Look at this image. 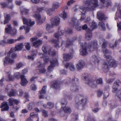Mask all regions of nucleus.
I'll list each match as a JSON object with an SVG mask.
<instances>
[{
  "instance_id": "1",
  "label": "nucleus",
  "mask_w": 121,
  "mask_h": 121,
  "mask_svg": "<svg viewBox=\"0 0 121 121\" xmlns=\"http://www.w3.org/2000/svg\"><path fill=\"white\" fill-rule=\"evenodd\" d=\"M80 45L82 46V48L80 50V54L83 56L86 55L87 54V49L91 52L94 50H97L99 47L96 40L92 41L89 43L87 46L86 42H85L84 45L82 43Z\"/></svg>"
},
{
  "instance_id": "2",
  "label": "nucleus",
  "mask_w": 121,
  "mask_h": 121,
  "mask_svg": "<svg viewBox=\"0 0 121 121\" xmlns=\"http://www.w3.org/2000/svg\"><path fill=\"white\" fill-rule=\"evenodd\" d=\"M104 56L106 58L107 62H104L103 65V68L104 71L106 73L109 71V67H115L117 66V62L112 59V57L110 55L107 56L104 54Z\"/></svg>"
},
{
  "instance_id": "3",
  "label": "nucleus",
  "mask_w": 121,
  "mask_h": 121,
  "mask_svg": "<svg viewBox=\"0 0 121 121\" xmlns=\"http://www.w3.org/2000/svg\"><path fill=\"white\" fill-rule=\"evenodd\" d=\"M69 80L68 81L66 80H64L62 83H64L65 84H71L70 88L71 91L73 92H77L78 90V88L79 85L78 79L74 77L72 79L69 78Z\"/></svg>"
},
{
  "instance_id": "4",
  "label": "nucleus",
  "mask_w": 121,
  "mask_h": 121,
  "mask_svg": "<svg viewBox=\"0 0 121 121\" xmlns=\"http://www.w3.org/2000/svg\"><path fill=\"white\" fill-rule=\"evenodd\" d=\"M23 43H22L18 44L15 46L14 49L13 48H11V50L9 51L7 54V55L5 58L4 64V65H6L8 63L9 64H12L14 62V60H13L11 59L10 58V55L13 53L14 50L15 51H17L21 50H22L23 47Z\"/></svg>"
},
{
  "instance_id": "5",
  "label": "nucleus",
  "mask_w": 121,
  "mask_h": 121,
  "mask_svg": "<svg viewBox=\"0 0 121 121\" xmlns=\"http://www.w3.org/2000/svg\"><path fill=\"white\" fill-rule=\"evenodd\" d=\"M87 99V98L84 97V96L83 95H77L75 98L76 108L78 109L81 105H82L83 107H84L86 104Z\"/></svg>"
},
{
  "instance_id": "6",
  "label": "nucleus",
  "mask_w": 121,
  "mask_h": 121,
  "mask_svg": "<svg viewBox=\"0 0 121 121\" xmlns=\"http://www.w3.org/2000/svg\"><path fill=\"white\" fill-rule=\"evenodd\" d=\"M91 2L93 6L90 7H85L81 6L79 7L80 11L82 14H85L87 12L94 11L95 8L98 6V0H91Z\"/></svg>"
},
{
  "instance_id": "7",
  "label": "nucleus",
  "mask_w": 121,
  "mask_h": 121,
  "mask_svg": "<svg viewBox=\"0 0 121 121\" xmlns=\"http://www.w3.org/2000/svg\"><path fill=\"white\" fill-rule=\"evenodd\" d=\"M70 24L74 26L77 30L80 31L82 30V29L83 30L87 29L88 26L86 24H85L82 27L81 26H80V24L79 23L78 20L74 17H73L71 18V21L70 22Z\"/></svg>"
},
{
  "instance_id": "8",
  "label": "nucleus",
  "mask_w": 121,
  "mask_h": 121,
  "mask_svg": "<svg viewBox=\"0 0 121 121\" xmlns=\"http://www.w3.org/2000/svg\"><path fill=\"white\" fill-rule=\"evenodd\" d=\"M92 28H89L87 31L86 34V38L87 40H90L92 37V31L94 29L96 28L97 27V25L95 22L93 21L91 25Z\"/></svg>"
},
{
  "instance_id": "9",
  "label": "nucleus",
  "mask_w": 121,
  "mask_h": 121,
  "mask_svg": "<svg viewBox=\"0 0 121 121\" xmlns=\"http://www.w3.org/2000/svg\"><path fill=\"white\" fill-rule=\"evenodd\" d=\"M90 75V74L87 73H83L82 75V77H83L84 79L86 81H87V82H86L89 86H90L92 88L96 87V85L94 83V81L91 80L89 79L88 77Z\"/></svg>"
},
{
  "instance_id": "10",
  "label": "nucleus",
  "mask_w": 121,
  "mask_h": 121,
  "mask_svg": "<svg viewBox=\"0 0 121 121\" xmlns=\"http://www.w3.org/2000/svg\"><path fill=\"white\" fill-rule=\"evenodd\" d=\"M60 18L57 17H56L54 19L52 18L51 20V24L52 25L47 24L46 27V29L47 30H48L50 28H52L53 26H57L59 24L60 22Z\"/></svg>"
},
{
  "instance_id": "11",
  "label": "nucleus",
  "mask_w": 121,
  "mask_h": 121,
  "mask_svg": "<svg viewBox=\"0 0 121 121\" xmlns=\"http://www.w3.org/2000/svg\"><path fill=\"white\" fill-rule=\"evenodd\" d=\"M77 38L76 37H74L72 38V40L68 39L66 41V43L64 41H63L61 42V45L62 46H64L65 45V47L66 48H69L70 46L73 45V42L74 41L76 40Z\"/></svg>"
},
{
  "instance_id": "12",
  "label": "nucleus",
  "mask_w": 121,
  "mask_h": 121,
  "mask_svg": "<svg viewBox=\"0 0 121 121\" xmlns=\"http://www.w3.org/2000/svg\"><path fill=\"white\" fill-rule=\"evenodd\" d=\"M51 64L48 67V70L50 71L51 69L53 68L54 67L58 65L57 59L56 58H53L52 60L50 61Z\"/></svg>"
},
{
  "instance_id": "13",
  "label": "nucleus",
  "mask_w": 121,
  "mask_h": 121,
  "mask_svg": "<svg viewBox=\"0 0 121 121\" xmlns=\"http://www.w3.org/2000/svg\"><path fill=\"white\" fill-rule=\"evenodd\" d=\"M102 41L103 43L101 47L103 50V52L105 54H107L108 52V50L106 48L108 44V41L104 39H102Z\"/></svg>"
},
{
  "instance_id": "14",
  "label": "nucleus",
  "mask_w": 121,
  "mask_h": 121,
  "mask_svg": "<svg viewBox=\"0 0 121 121\" xmlns=\"http://www.w3.org/2000/svg\"><path fill=\"white\" fill-rule=\"evenodd\" d=\"M22 20L23 24L27 25L32 26L35 23L34 21L31 22V19H29L28 20L23 17L22 18Z\"/></svg>"
},
{
  "instance_id": "15",
  "label": "nucleus",
  "mask_w": 121,
  "mask_h": 121,
  "mask_svg": "<svg viewBox=\"0 0 121 121\" xmlns=\"http://www.w3.org/2000/svg\"><path fill=\"white\" fill-rule=\"evenodd\" d=\"M66 105H65V107H64V106L63 105H64L65 104L64 103H61V104L62 105V106L61 107V109H62L64 111V112L65 113H67L68 114H69L71 112V109L69 107H66V106L67 104V101L66 102Z\"/></svg>"
},
{
  "instance_id": "16",
  "label": "nucleus",
  "mask_w": 121,
  "mask_h": 121,
  "mask_svg": "<svg viewBox=\"0 0 121 121\" xmlns=\"http://www.w3.org/2000/svg\"><path fill=\"white\" fill-rule=\"evenodd\" d=\"M74 52L73 49L72 50V52L69 54H63V58L65 61H67L71 59L73 57Z\"/></svg>"
},
{
  "instance_id": "17",
  "label": "nucleus",
  "mask_w": 121,
  "mask_h": 121,
  "mask_svg": "<svg viewBox=\"0 0 121 121\" xmlns=\"http://www.w3.org/2000/svg\"><path fill=\"white\" fill-rule=\"evenodd\" d=\"M9 105L10 106H13V104L17 105L19 103V101L16 99L13 98H10L8 99Z\"/></svg>"
},
{
  "instance_id": "18",
  "label": "nucleus",
  "mask_w": 121,
  "mask_h": 121,
  "mask_svg": "<svg viewBox=\"0 0 121 121\" xmlns=\"http://www.w3.org/2000/svg\"><path fill=\"white\" fill-rule=\"evenodd\" d=\"M121 84V81L119 80H117L113 84L112 86V92H115L117 90V88L119 86V84Z\"/></svg>"
},
{
  "instance_id": "19",
  "label": "nucleus",
  "mask_w": 121,
  "mask_h": 121,
  "mask_svg": "<svg viewBox=\"0 0 121 121\" xmlns=\"http://www.w3.org/2000/svg\"><path fill=\"white\" fill-rule=\"evenodd\" d=\"M45 67V64H40L38 65V68H40L39 69V70L38 74H40L42 73H45L46 71V70L45 69L44 67Z\"/></svg>"
},
{
  "instance_id": "20",
  "label": "nucleus",
  "mask_w": 121,
  "mask_h": 121,
  "mask_svg": "<svg viewBox=\"0 0 121 121\" xmlns=\"http://www.w3.org/2000/svg\"><path fill=\"white\" fill-rule=\"evenodd\" d=\"M47 86H43L41 91H39L40 95H39V99L43 98L44 96V95L46 93V89Z\"/></svg>"
},
{
  "instance_id": "21",
  "label": "nucleus",
  "mask_w": 121,
  "mask_h": 121,
  "mask_svg": "<svg viewBox=\"0 0 121 121\" xmlns=\"http://www.w3.org/2000/svg\"><path fill=\"white\" fill-rule=\"evenodd\" d=\"M0 107V108H2L3 107H4L3 108L1 109V111H8L9 109V107L8 104L5 102H3L1 104Z\"/></svg>"
},
{
  "instance_id": "22",
  "label": "nucleus",
  "mask_w": 121,
  "mask_h": 121,
  "mask_svg": "<svg viewBox=\"0 0 121 121\" xmlns=\"http://www.w3.org/2000/svg\"><path fill=\"white\" fill-rule=\"evenodd\" d=\"M21 82L20 84L23 86H26L28 83V82L24 75H21L20 76Z\"/></svg>"
},
{
  "instance_id": "23",
  "label": "nucleus",
  "mask_w": 121,
  "mask_h": 121,
  "mask_svg": "<svg viewBox=\"0 0 121 121\" xmlns=\"http://www.w3.org/2000/svg\"><path fill=\"white\" fill-rule=\"evenodd\" d=\"M50 84L52 88L56 90L59 88L60 87L59 84L56 81L52 82Z\"/></svg>"
},
{
  "instance_id": "24",
  "label": "nucleus",
  "mask_w": 121,
  "mask_h": 121,
  "mask_svg": "<svg viewBox=\"0 0 121 121\" xmlns=\"http://www.w3.org/2000/svg\"><path fill=\"white\" fill-rule=\"evenodd\" d=\"M34 17L36 18L38 24L40 25L43 22L41 21V15L38 13H36L34 14Z\"/></svg>"
},
{
  "instance_id": "25",
  "label": "nucleus",
  "mask_w": 121,
  "mask_h": 121,
  "mask_svg": "<svg viewBox=\"0 0 121 121\" xmlns=\"http://www.w3.org/2000/svg\"><path fill=\"white\" fill-rule=\"evenodd\" d=\"M42 41L39 39L35 42H33L32 45L36 48H38L42 44Z\"/></svg>"
},
{
  "instance_id": "26",
  "label": "nucleus",
  "mask_w": 121,
  "mask_h": 121,
  "mask_svg": "<svg viewBox=\"0 0 121 121\" xmlns=\"http://www.w3.org/2000/svg\"><path fill=\"white\" fill-rule=\"evenodd\" d=\"M85 65V63L83 61L81 60V61H80L79 63L77 64L76 67L77 69L79 70L81 69Z\"/></svg>"
},
{
  "instance_id": "27",
  "label": "nucleus",
  "mask_w": 121,
  "mask_h": 121,
  "mask_svg": "<svg viewBox=\"0 0 121 121\" xmlns=\"http://www.w3.org/2000/svg\"><path fill=\"white\" fill-rule=\"evenodd\" d=\"M48 53V54L52 56H54L56 54V52L55 49H53L52 48H50L49 49Z\"/></svg>"
},
{
  "instance_id": "28",
  "label": "nucleus",
  "mask_w": 121,
  "mask_h": 121,
  "mask_svg": "<svg viewBox=\"0 0 121 121\" xmlns=\"http://www.w3.org/2000/svg\"><path fill=\"white\" fill-rule=\"evenodd\" d=\"M65 66L66 68H67L69 67L70 70L72 71H74L75 69L74 66L70 63H67L65 65Z\"/></svg>"
},
{
  "instance_id": "29",
  "label": "nucleus",
  "mask_w": 121,
  "mask_h": 121,
  "mask_svg": "<svg viewBox=\"0 0 121 121\" xmlns=\"http://www.w3.org/2000/svg\"><path fill=\"white\" fill-rule=\"evenodd\" d=\"M103 4H105L106 6V7H108L109 6H111L112 4V3L111 2V0H99Z\"/></svg>"
},
{
  "instance_id": "30",
  "label": "nucleus",
  "mask_w": 121,
  "mask_h": 121,
  "mask_svg": "<svg viewBox=\"0 0 121 121\" xmlns=\"http://www.w3.org/2000/svg\"><path fill=\"white\" fill-rule=\"evenodd\" d=\"M43 107L45 109L49 108L51 109L53 108L54 106V103L51 102H48L47 105L43 104Z\"/></svg>"
},
{
  "instance_id": "31",
  "label": "nucleus",
  "mask_w": 121,
  "mask_h": 121,
  "mask_svg": "<svg viewBox=\"0 0 121 121\" xmlns=\"http://www.w3.org/2000/svg\"><path fill=\"white\" fill-rule=\"evenodd\" d=\"M100 11H98L97 13V17L98 19L101 21L103 20H105L104 15L103 14L100 13Z\"/></svg>"
},
{
  "instance_id": "32",
  "label": "nucleus",
  "mask_w": 121,
  "mask_h": 121,
  "mask_svg": "<svg viewBox=\"0 0 121 121\" xmlns=\"http://www.w3.org/2000/svg\"><path fill=\"white\" fill-rule=\"evenodd\" d=\"M7 27L5 28V32L6 34H10L12 30V27L10 24L7 25Z\"/></svg>"
},
{
  "instance_id": "33",
  "label": "nucleus",
  "mask_w": 121,
  "mask_h": 121,
  "mask_svg": "<svg viewBox=\"0 0 121 121\" xmlns=\"http://www.w3.org/2000/svg\"><path fill=\"white\" fill-rule=\"evenodd\" d=\"M64 33V31L63 30H61L60 32L58 31V32L55 34L54 35L55 38L58 39L60 36L63 35Z\"/></svg>"
},
{
  "instance_id": "34",
  "label": "nucleus",
  "mask_w": 121,
  "mask_h": 121,
  "mask_svg": "<svg viewBox=\"0 0 121 121\" xmlns=\"http://www.w3.org/2000/svg\"><path fill=\"white\" fill-rule=\"evenodd\" d=\"M8 95L9 97L15 96L17 95V91L13 89L8 93Z\"/></svg>"
},
{
  "instance_id": "35",
  "label": "nucleus",
  "mask_w": 121,
  "mask_h": 121,
  "mask_svg": "<svg viewBox=\"0 0 121 121\" xmlns=\"http://www.w3.org/2000/svg\"><path fill=\"white\" fill-rule=\"evenodd\" d=\"M5 20L4 21V24H5L10 20L11 19V16L9 14H7L5 16H4Z\"/></svg>"
},
{
  "instance_id": "36",
  "label": "nucleus",
  "mask_w": 121,
  "mask_h": 121,
  "mask_svg": "<svg viewBox=\"0 0 121 121\" xmlns=\"http://www.w3.org/2000/svg\"><path fill=\"white\" fill-rule=\"evenodd\" d=\"M13 89L12 88V85L10 84H8L6 86L5 91L8 93Z\"/></svg>"
},
{
  "instance_id": "37",
  "label": "nucleus",
  "mask_w": 121,
  "mask_h": 121,
  "mask_svg": "<svg viewBox=\"0 0 121 121\" xmlns=\"http://www.w3.org/2000/svg\"><path fill=\"white\" fill-rule=\"evenodd\" d=\"M91 3L93 5V4L91 2V0H90V1L89 0H84L83 5L85 6H89L91 5Z\"/></svg>"
},
{
  "instance_id": "38",
  "label": "nucleus",
  "mask_w": 121,
  "mask_h": 121,
  "mask_svg": "<svg viewBox=\"0 0 121 121\" xmlns=\"http://www.w3.org/2000/svg\"><path fill=\"white\" fill-rule=\"evenodd\" d=\"M93 60H94V63L95 64L96 62L98 64L99 63L100 60H99L98 59L96 55H93L92 56Z\"/></svg>"
},
{
  "instance_id": "39",
  "label": "nucleus",
  "mask_w": 121,
  "mask_h": 121,
  "mask_svg": "<svg viewBox=\"0 0 121 121\" xmlns=\"http://www.w3.org/2000/svg\"><path fill=\"white\" fill-rule=\"evenodd\" d=\"M41 58H43V60L45 63H47L49 61L50 58L48 56H45L44 55H43L41 57Z\"/></svg>"
},
{
  "instance_id": "40",
  "label": "nucleus",
  "mask_w": 121,
  "mask_h": 121,
  "mask_svg": "<svg viewBox=\"0 0 121 121\" xmlns=\"http://www.w3.org/2000/svg\"><path fill=\"white\" fill-rule=\"evenodd\" d=\"M46 12L47 14L49 16L52 15L54 12L55 10L52 8L46 10Z\"/></svg>"
},
{
  "instance_id": "41",
  "label": "nucleus",
  "mask_w": 121,
  "mask_h": 121,
  "mask_svg": "<svg viewBox=\"0 0 121 121\" xmlns=\"http://www.w3.org/2000/svg\"><path fill=\"white\" fill-rule=\"evenodd\" d=\"M59 7L58 3L56 2H55L52 5V8L54 10L57 9Z\"/></svg>"
},
{
  "instance_id": "42",
  "label": "nucleus",
  "mask_w": 121,
  "mask_h": 121,
  "mask_svg": "<svg viewBox=\"0 0 121 121\" xmlns=\"http://www.w3.org/2000/svg\"><path fill=\"white\" fill-rule=\"evenodd\" d=\"M60 16L63 18L65 20V18H67V13L64 11L63 13L61 14L60 15Z\"/></svg>"
},
{
  "instance_id": "43",
  "label": "nucleus",
  "mask_w": 121,
  "mask_h": 121,
  "mask_svg": "<svg viewBox=\"0 0 121 121\" xmlns=\"http://www.w3.org/2000/svg\"><path fill=\"white\" fill-rule=\"evenodd\" d=\"M25 48L26 49L29 51L31 47L30 43H25Z\"/></svg>"
},
{
  "instance_id": "44",
  "label": "nucleus",
  "mask_w": 121,
  "mask_h": 121,
  "mask_svg": "<svg viewBox=\"0 0 121 121\" xmlns=\"http://www.w3.org/2000/svg\"><path fill=\"white\" fill-rule=\"evenodd\" d=\"M116 95L121 101V89L118 90L116 92Z\"/></svg>"
},
{
  "instance_id": "45",
  "label": "nucleus",
  "mask_w": 121,
  "mask_h": 121,
  "mask_svg": "<svg viewBox=\"0 0 121 121\" xmlns=\"http://www.w3.org/2000/svg\"><path fill=\"white\" fill-rule=\"evenodd\" d=\"M8 80L9 81H13L15 79L14 76L11 75L10 74H9L8 76Z\"/></svg>"
},
{
  "instance_id": "46",
  "label": "nucleus",
  "mask_w": 121,
  "mask_h": 121,
  "mask_svg": "<svg viewBox=\"0 0 121 121\" xmlns=\"http://www.w3.org/2000/svg\"><path fill=\"white\" fill-rule=\"evenodd\" d=\"M99 25L102 27V28L104 30L106 29L105 27V24L103 22H99Z\"/></svg>"
},
{
  "instance_id": "47",
  "label": "nucleus",
  "mask_w": 121,
  "mask_h": 121,
  "mask_svg": "<svg viewBox=\"0 0 121 121\" xmlns=\"http://www.w3.org/2000/svg\"><path fill=\"white\" fill-rule=\"evenodd\" d=\"M16 41V40H14L13 39H9L7 40V44H11L13 43Z\"/></svg>"
},
{
  "instance_id": "48",
  "label": "nucleus",
  "mask_w": 121,
  "mask_h": 121,
  "mask_svg": "<svg viewBox=\"0 0 121 121\" xmlns=\"http://www.w3.org/2000/svg\"><path fill=\"white\" fill-rule=\"evenodd\" d=\"M42 115L43 117H48V112L44 110H42Z\"/></svg>"
},
{
  "instance_id": "49",
  "label": "nucleus",
  "mask_w": 121,
  "mask_h": 121,
  "mask_svg": "<svg viewBox=\"0 0 121 121\" xmlns=\"http://www.w3.org/2000/svg\"><path fill=\"white\" fill-rule=\"evenodd\" d=\"M29 10L28 9H27L25 8L23 9L21 11V12L22 13H24L26 15L28 14Z\"/></svg>"
},
{
  "instance_id": "50",
  "label": "nucleus",
  "mask_w": 121,
  "mask_h": 121,
  "mask_svg": "<svg viewBox=\"0 0 121 121\" xmlns=\"http://www.w3.org/2000/svg\"><path fill=\"white\" fill-rule=\"evenodd\" d=\"M103 92L102 91L99 90L98 91H97V96L98 97H100L102 95Z\"/></svg>"
},
{
  "instance_id": "51",
  "label": "nucleus",
  "mask_w": 121,
  "mask_h": 121,
  "mask_svg": "<svg viewBox=\"0 0 121 121\" xmlns=\"http://www.w3.org/2000/svg\"><path fill=\"white\" fill-rule=\"evenodd\" d=\"M16 29L14 28L12 29L10 34L12 35H14L16 33Z\"/></svg>"
},
{
  "instance_id": "52",
  "label": "nucleus",
  "mask_w": 121,
  "mask_h": 121,
  "mask_svg": "<svg viewBox=\"0 0 121 121\" xmlns=\"http://www.w3.org/2000/svg\"><path fill=\"white\" fill-rule=\"evenodd\" d=\"M49 41L52 43H53L55 44L58 43L59 41L58 40H56L54 39H52L51 40H49Z\"/></svg>"
},
{
  "instance_id": "53",
  "label": "nucleus",
  "mask_w": 121,
  "mask_h": 121,
  "mask_svg": "<svg viewBox=\"0 0 121 121\" xmlns=\"http://www.w3.org/2000/svg\"><path fill=\"white\" fill-rule=\"evenodd\" d=\"M9 2L8 4H10L11 5L8 6V8L10 9H12L13 8V5L12 4V0H7Z\"/></svg>"
},
{
  "instance_id": "54",
  "label": "nucleus",
  "mask_w": 121,
  "mask_h": 121,
  "mask_svg": "<svg viewBox=\"0 0 121 121\" xmlns=\"http://www.w3.org/2000/svg\"><path fill=\"white\" fill-rule=\"evenodd\" d=\"M102 79L101 78L97 79L96 81V83L97 84H102Z\"/></svg>"
},
{
  "instance_id": "55",
  "label": "nucleus",
  "mask_w": 121,
  "mask_h": 121,
  "mask_svg": "<svg viewBox=\"0 0 121 121\" xmlns=\"http://www.w3.org/2000/svg\"><path fill=\"white\" fill-rule=\"evenodd\" d=\"M37 50H33L31 51L32 55H33L34 56H36L37 54Z\"/></svg>"
},
{
  "instance_id": "56",
  "label": "nucleus",
  "mask_w": 121,
  "mask_h": 121,
  "mask_svg": "<svg viewBox=\"0 0 121 121\" xmlns=\"http://www.w3.org/2000/svg\"><path fill=\"white\" fill-rule=\"evenodd\" d=\"M30 29V26H26V27H25L24 28V30L26 31V34L28 33L29 32Z\"/></svg>"
},
{
  "instance_id": "57",
  "label": "nucleus",
  "mask_w": 121,
  "mask_h": 121,
  "mask_svg": "<svg viewBox=\"0 0 121 121\" xmlns=\"http://www.w3.org/2000/svg\"><path fill=\"white\" fill-rule=\"evenodd\" d=\"M47 47L45 46H43L42 48V50L43 52L45 54H47L48 52L47 51Z\"/></svg>"
},
{
  "instance_id": "58",
  "label": "nucleus",
  "mask_w": 121,
  "mask_h": 121,
  "mask_svg": "<svg viewBox=\"0 0 121 121\" xmlns=\"http://www.w3.org/2000/svg\"><path fill=\"white\" fill-rule=\"evenodd\" d=\"M65 32L68 34H71L73 32V30L70 28H68L67 30H66Z\"/></svg>"
},
{
  "instance_id": "59",
  "label": "nucleus",
  "mask_w": 121,
  "mask_h": 121,
  "mask_svg": "<svg viewBox=\"0 0 121 121\" xmlns=\"http://www.w3.org/2000/svg\"><path fill=\"white\" fill-rule=\"evenodd\" d=\"M115 79V78H114L113 79H108V80H106V82L108 83H112L113 81Z\"/></svg>"
},
{
  "instance_id": "60",
  "label": "nucleus",
  "mask_w": 121,
  "mask_h": 121,
  "mask_svg": "<svg viewBox=\"0 0 121 121\" xmlns=\"http://www.w3.org/2000/svg\"><path fill=\"white\" fill-rule=\"evenodd\" d=\"M109 95V92H107L104 94V99H105L108 97Z\"/></svg>"
},
{
  "instance_id": "61",
  "label": "nucleus",
  "mask_w": 121,
  "mask_h": 121,
  "mask_svg": "<svg viewBox=\"0 0 121 121\" xmlns=\"http://www.w3.org/2000/svg\"><path fill=\"white\" fill-rule=\"evenodd\" d=\"M44 10V8L43 7H38L37 11L39 12H42Z\"/></svg>"
},
{
  "instance_id": "62",
  "label": "nucleus",
  "mask_w": 121,
  "mask_h": 121,
  "mask_svg": "<svg viewBox=\"0 0 121 121\" xmlns=\"http://www.w3.org/2000/svg\"><path fill=\"white\" fill-rule=\"evenodd\" d=\"M117 26L118 27V30L120 31L121 30V22L119 23H117Z\"/></svg>"
},
{
  "instance_id": "63",
  "label": "nucleus",
  "mask_w": 121,
  "mask_h": 121,
  "mask_svg": "<svg viewBox=\"0 0 121 121\" xmlns=\"http://www.w3.org/2000/svg\"><path fill=\"white\" fill-rule=\"evenodd\" d=\"M22 63L20 62L16 64V66L17 69H19L22 67Z\"/></svg>"
},
{
  "instance_id": "64",
  "label": "nucleus",
  "mask_w": 121,
  "mask_h": 121,
  "mask_svg": "<svg viewBox=\"0 0 121 121\" xmlns=\"http://www.w3.org/2000/svg\"><path fill=\"white\" fill-rule=\"evenodd\" d=\"M38 7L36 6H35L33 7V11L34 13H37Z\"/></svg>"
}]
</instances>
